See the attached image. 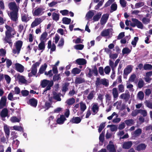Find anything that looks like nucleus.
I'll list each match as a JSON object with an SVG mask.
<instances>
[{"instance_id":"obj_25","label":"nucleus","mask_w":152,"mask_h":152,"mask_svg":"<svg viewBox=\"0 0 152 152\" xmlns=\"http://www.w3.org/2000/svg\"><path fill=\"white\" fill-rule=\"evenodd\" d=\"M4 130L5 134L6 137L8 138L9 137L10 134V130L9 128L7 125L4 126Z\"/></svg>"},{"instance_id":"obj_18","label":"nucleus","mask_w":152,"mask_h":152,"mask_svg":"<svg viewBox=\"0 0 152 152\" xmlns=\"http://www.w3.org/2000/svg\"><path fill=\"white\" fill-rule=\"evenodd\" d=\"M66 120L64 115H61L60 117L58 118L56 121L57 123L59 124H62L64 123V121Z\"/></svg>"},{"instance_id":"obj_1","label":"nucleus","mask_w":152,"mask_h":152,"mask_svg":"<svg viewBox=\"0 0 152 152\" xmlns=\"http://www.w3.org/2000/svg\"><path fill=\"white\" fill-rule=\"evenodd\" d=\"M5 27L6 29L5 31V36L4 40L7 43L10 44L12 43L11 39L14 37L13 35L16 34V32L14 28L6 24Z\"/></svg>"},{"instance_id":"obj_62","label":"nucleus","mask_w":152,"mask_h":152,"mask_svg":"<svg viewBox=\"0 0 152 152\" xmlns=\"http://www.w3.org/2000/svg\"><path fill=\"white\" fill-rule=\"evenodd\" d=\"M14 89V91H12V92L13 93L14 92L15 94H19L20 93V91L18 87L16 86L15 88Z\"/></svg>"},{"instance_id":"obj_31","label":"nucleus","mask_w":152,"mask_h":152,"mask_svg":"<svg viewBox=\"0 0 152 152\" xmlns=\"http://www.w3.org/2000/svg\"><path fill=\"white\" fill-rule=\"evenodd\" d=\"M79 104L80 105V110L82 111L81 113H82L86 109V104L82 101L80 102Z\"/></svg>"},{"instance_id":"obj_6","label":"nucleus","mask_w":152,"mask_h":152,"mask_svg":"<svg viewBox=\"0 0 152 152\" xmlns=\"http://www.w3.org/2000/svg\"><path fill=\"white\" fill-rule=\"evenodd\" d=\"M18 12L17 11H12L10 12L9 16L11 19L14 21H16L18 18Z\"/></svg>"},{"instance_id":"obj_22","label":"nucleus","mask_w":152,"mask_h":152,"mask_svg":"<svg viewBox=\"0 0 152 152\" xmlns=\"http://www.w3.org/2000/svg\"><path fill=\"white\" fill-rule=\"evenodd\" d=\"M85 82V79L80 77H76L75 80V84H80L84 83Z\"/></svg>"},{"instance_id":"obj_45","label":"nucleus","mask_w":152,"mask_h":152,"mask_svg":"<svg viewBox=\"0 0 152 152\" xmlns=\"http://www.w3.org/2000/svg\"><path fill=\"white\" fill-rule=\"evenodd\" d=\"M48 35V33L46 32H43L41 35L40 38V40L41 41H44V40L46 38Z\"/></svg>"},{"instance_id":"obj_51","label":"nucleus","mask_w":152,"mask_h":152,"mask_svg":"<svg viewBox=\"0 0 152 152\" xmlns=\"http://www.w3.org/2000/svg\"><path fill=\"white\" fill-rule=\"evenodd\" d=\"M20 143L19 141L18 140H15L13 141L12 143V145L15 148H17Z\"/></svg>"},{"instance_id":"obj_9","label":"nucleus","mask_w":152,"mask_h":152,"mask_svg":"<svg viewBox=\"0 0 152 152\" xmlns=\"http://www.w3.org/2000/svg\"><path fill=\"white\" fill-rule=\"evenodd\" d=\"M9 8L12 11H18V8L15 2H11L8 4Z\"/></svg>"},{"instance_id":"obj_26","label":"nucleus","mask_w":152,"mask_h":152,"mask_svg":"<svg viewBox=\"0 0 152 152\" xmlns=\"http://www.w3.org/2000/svg\"><path fill=\"white\" fill-rule=\"evenodd\" d=\"M146 147V145L144 143L139 144L136 148V150L138 151L145 150Z\"/></svg>"},{"instance_id":"obj_12","label":"nucleus","mask_w":152,"mask_h":152,"mask_svg":"<svg viewBox=\"0 0 152 152\" xmlns=\"http://www.w3.org/2000/svg\"><path fill=\"white\" fill-rule=\"evenodd\" d=\"M82 118V117H81V118L78 117H73L71 119L69 122H71L72 124H78L80 123Z\"/></svg>"},{"instance_id":"obj_55","label":"nucleus","mask_w":152,"mask_h":152,"mask_svg":"<svg viewBox=\"0 0 152 152\" xmlns=\"http://www.w3.org/2000/svg\"><path fill=\"white\" fill-rule=\"evenodd\" d=\"M21 93L23 96H26L28 95L29 92L27 90H23L21 91Z\"/></svg>"},{"instance_id":"obj_53","label":"nucleus","mask_w":152,"mask_h":152,"mask_svg":"<svg viewBox=\"0 0 152 152\" xmlns=\"http://www.w3.org/2000/svg\"><path fill=\"white\" fill-rule=\"evenodd\" d=\"M84 45L82 44H78L75 46L74 48L76 50H82L84 48Z\"/></svg>"},{"instance_id":"obj_7","label":"nucleus","mask_w":152,"mask_h":152,"mask_svg":"<svg viewBox=\"0 0 152 152\" xmlns=\"http://www.w3.org/2000/svg\"><path fill=\"white\" fill-rule=\"evenodd\" d=\"M7 98L6 96H3L1 97L0 100V109H3L7 106Z\"/></svg>"},{"instance_id":"obj_59","label":"nucleus","mask_w":152,"mask_h":152,"mask_svg":"<svg viewBox=\"0 0 152 152\" xmlns=\"http://www.w3.org/2000/svg\"><path fill=\"white\" fill-rule=\"evenodd\" d=\"M144 5V3L143 2H140L136 3L135 5V7L136 8H138L143 6Z\"/></svg>"},{"instance_id":"obj_40","label":"nucleus","mask_w":152,"mask_h":152,"mask_svg":"<svg viewBox=\"0 0 152 152\" xmlns=\"http://www.w3.org/2000/svg\"><path fill=\"white\" fill-rule=\"evenodd\" d=\"M81 70L77 68H75L72 69L71 71V73L74 74H79Z\"/></svg>"},{"instance_id":"obj_32","label":"nucleus","mask_w":152,"mask_h":152,"mask_svg":"<svg viewBox=\"0 0 152 152\" xmlns=\"http://www.w3.org/2000/svg\"><path fill=\"white\" fill-rule=\"evenodd\" d=\"M17 78L18 79L19 82L25 84L27 81V80L25 79L24 76L23 75H19Z\"/></svg>"},{"instance_id":"obj_36","label":"nucleus","mask_w":152,"mask_h":152,"mask_svg":"<svg viewBox=\"0 0 152 152\" xmlns=\"http://www.w3.org/2000/svg\"><path fill=\"white\" fill-rule=\"evenodd\" d=\"M142 133L141 129L139 128L136 130L132 134V135L134 137H137L140 135Z\"/></svg>"},{"instance_id":"obj_10","label":"nucleus","mask_w":152,"mask_h":152,"mask_svg":"<svg viewBox=\"0 0 152 152\" xmlns=\"http://www.w3.org/2000/svg\"><path fill=\"white\" fill-rule=\"evenodd\" d=\"M8 110L7 108H4L0 113V115L3 121L5 120V118L8 116Z\"/></svg>"},{"instance_id":"obj_63","label":"nucleus","mask_w":152,"mask_h":152,"mask_svg":"<svg viewBox=\"0 0 152 152\" xmlns=\"http://www.w3.org/2000/svg\"><path fill=\"white\" fill-rule=\"evenodd\" d=\"M110 68L108 66H106L104 69V72L106 74H109L110 72Z\"/></svg>"},{"instance_id":"obj_11","label":"nucleus","mask_w":152,"mask_h":152,"mask_svg":"<svg viewBox=\"0 0 152 152\" xmlns=\"http://www.w3.org/2000/svg\"><path fill=\"white\" fill-rule=\"evenodd\" d=\"M15 69L18 72L20 73H22L23 72L24 67L22 65L18 63H16L15 64Z\"/></svg>"},{"instance_id":"obj_61","label":"nucleus","mask_w":152,"mask_h":152,"mask_svg":"<svg viewBox=\"0 0 152 152\" xmlns=\"http://www.w3.org/2000/svg\"><path fill=\"white\" fill-rule=\"evenodd\" d=\"M104 2V0H101L95 7V9L96 10H98L100 7H101L103 4Z\"/></svg>"},{"instance_id":"obj_8","label":"nucleus","mask_w":152,"mask_h":152,"mask_svg":"<svg viewBox=\"0 0 152 152\" xmlns=\"http://www.w3.org/2000/svg\"><path fill=\"white\" fill-rule=\"evenodd\" d=\"M40 64V62H36L32 65L31 68V72L33 74V75L35 76L37 73V67L39 66Z\"/></svg>"},{"instance_id":"obj_50","label":"nucleus","mask_w":152,"mask_h":152,"mask_svg":"<svg viewBox=\"0 0 152 152\" xmlns=\"http://www.w3.org/2000/svg\"><path fill=\"white\" fill-rule=\"evenodd\" d=\"M4 77L6 80L7 83L9 84L10 83L11 78L9 75H4Z\"/></svg>"},{"instance_id":"obj_46","label":"nucleus","mask_w":152,"mask_h":152,"mask_svg":"<svg viewBox=\"0 0 152 152\" xmlns=\"http://www.w3.org/2000/svg\"><path fill=\"white\" fill-rule=\"evenodd\" d=\"M94 91H92L87 96V98L88 100H91L94 97Z\"/></svg>"},{"instance_id":"obj_17","label":"nucleus","mask_w":152,"mask_h":152,"mask_svg":"<svg viewBox=\"0 0 152 152\" xmlns=\"http://www.w3.org/2000/svg\"><path fill=\"white\" fill-rule=\"evenodd\" d=\"M28 104L31 106L35 107L37 104V100L34 98L29 99L28 102Z\"/></svg>"},{"instance_id":"obj_21","label":"nucleus","mask_w":152,"mask_h":152,"mask_svg":"<svg viewBox=\"0 0 152 152\" xmlns=\"http://www.w3.org/2000/svg\"><path fill=\"white\" fill-rule=\"evenodd\" d=\"M76 63L80 65H83L86 64V61L84 58H78L76 60Z\"/></svg>"},{"instance_id":"obj_24","label":"nucleus","mask_w":152,"mask_h":152,"mask_svg":"<svg viewBox=\"0 0 152 152\" xmlns=\"http://www.w3.org/2000/svg\"><path fill=\"white\" fill-rule=\"evenodd\" d=\"M47 67V64L46 63L42 65L40 68L39 73L40 74H43L45 71Z\"/></svg>"},{"instance_id":"obj_20","label":"nucleus","mask_w":152,"mask_h":152,"mask_svg":"<svg viewBox=\"0 0 152 152\" xmlns=\"http://www.w3.org/2000/svg\"><path fill=\"white\" fill-rule=\"evenodd\" d=\"M132 68L133 66L132 65H128L124 69V74L126 75H128L132 72Z\"/></svg>"},{"instance_id":"obj_27","label":"nucleus","mask_w":152,"mask_h":152,"mask_svg":"<svg viewBox=\"0 0 152 152\" xmlns=\"http://www.w3.org/2000/svg\"><path fill=\"white\" fill-rule=\"evenodd\" d=\"M69 85V83H65L63 85L62 91L63 92L65 93L66 91L68 90V87Z\"/></svg>"},{"instance_id":"obj_33","label":"nucleus","mask_w":152,"mask_h":152,"mask_svg":"<svg viewBox=\"0 0 152 152\" xmlns=\"http://www.w3.org/2000/svg\"><path fill=\"white\" fill-rule=\"evenodd\" d=\"M52 17L53 20L56 21H58L59 18V14L54 12L52 13Z\"/></svg>"},{"instance_id":"obj_54","label":"nucleus","mask_w":152,"mask_h":152,"mask_svg":"<svg viewBox=\"0 0 152 152\" xmlns=\"http://www.w3.org/2000/svg\"><path fill=\"white\" fill-rule=\"evenodd\" d=\"M119 93L123 92L124 91V86L122 84H120L118 86Z\"/></svg>"},{"instance_id":"obj_48","label":"nucleus","mask_w":152,"mask_h":152,"mask_svg":"<svg viewBox=\"0 0 152 152\" xmlns=\"http://www.w3.org/2000/svg\"><path fill=\"white\" fill-rule=\"evenodd\" d=\"M139 39L138 37H135L134 38L133 40L131 42L132 44V45L134 47H135L136 46L137 43Z\"/></svg>"},{"instance_id":"obj_19","label":"nucleus","mask_w":152,"mask_h":152,"mask_svg":"<svg viewBox=\"0 0 152 152\" xmlns=\"http://www.w3.org/2000/svg\"><path fill=\"white\" fill-rule=\"evenodd\" d=\"M91 110L93 112L92 115H95L97 113L99 110V106L97 103H95L93 105Z\"/></svg>"},{"instance_id":"obj_56","label":"nucleus","mask_w":152,"mask_h":152,"mask_svg":"<svg viewBox=\"0 0 152 152\" xmlns=\"http://www.w3.org/2000/svg\"><path fill=\"white\" fill-rule=\"evenodd\" d=\"M137 96L139 99L140 100H142L144 98V94L142 91H140L138 92Z\"/></svg>"},{"instance_id":"obj_29","label":"nucleus","mask_w":152,"mask_h":152,"mask_svg":"<svg viewBox=\"0 0 152 152\" xmlns=\"http://www.w3.org/2000/svg\"><path fill=\"white\" fill-rule=\"evenodd\" d=\"M110 35V29H107L103 30L101 32V35L102 36L105 37L108 36Z\"/></svg>"},{"instance_id":"obj_5","label":"nucleus","mask_w":152,"mask_h":152,"mask_svg":"<svg viewBox=\"0 0 152 152\" xmlns=\"http://www.w3.org/2000/svg\"><path fill=\"white\" fill-rule=\"evenodd\" d=\"M50 84L51 85V87L53 85V80H47L44 79L41 81V86L42 88H45Z\"/></svg>"},{"instance_id":"obj_23","label":"nucleus","mask_w":152,"mask_h":152,"mask_svg":"<svg viewBox=\"0 0 152 152\" xmlns=\"http://www.w3.org/2000/svg\"><path fill=\"white\" fill-rule=\"evenodd\" d=\"M107 148L110 152H116L113 144H108L107 146Z\"/></svg>"},{"instance_id":"obj_34","label":"nucleus","mask_w":152,"mask_h":152,"mask_svg":"<svg viewBox=\"0 0 152 152\" xmlns=\"http://www.w3.org/2000/svg\"><path fill=\"white\" fill-rule=\"evenodd\" d=\"M75 102V99L74 98H72L68 99L66 102V103L70 105L73 104Z\"/></svg>"},{"instance_id":"obj_52","label":"nucleus","mask_w":152,"mask_h":152,"mask_svg":"<svg viewBox=\"0 0 152 152\" xmlns=\"http://www.w3.org/2000/svg\"><path fill=\"white\" fill-rule=\"evenodd\" d=\"M131 52L129 49L127 48H125L122 50V52L123 54H128Z\"/></svg>"},{"instance_id":"obj_57","label":"nucleus","mask_w":152,"mask_h":152,"mask_svg":"<svg viewBox=\"0 0 152 152\" xmlns=\"http://www.w3.org/2000/svg\"><path fill=\"white\" fill-rule=\"evenodd\" d=\"M104 133L102 132L100 134L99 137V141L102 142H103L104 139Z\"/></svg>"},{"instance_id":"obj_13","label":"nucleus","mask_w":152,"mask_h":152,"mask_svg":"<svg viewBox=\"0 0 152 152\" xmlns=\"http://www.w3.org/2000/svg\"><path fill=\"white\" fill-rule=\"evenodd\" d=\"M42 22V19L40 18H37L35 19L34 21L32 23L31 27L33 28Z\"/></svg>"},{"instance_id":"obj_58","label":"nucleus","mask_w":152,"mask_h":152,"mask_svg":"<svg viewBox=\"0 0 152 152\" xmlns=\"http://www.w3.org/2000/svg\"><path fill=\"white\" fill-rule=\"evenodd\" d=\"M53 99L56 100L57 101H60L61 100V99L60 97V96L59 94H53Z\"/></svg>"},{"instance_id":"obj_35","label":"nucleus","mask_w":152,"mask_h":152,"mask_svg":"<svg viewBox=\"0 0 152 152\" xmlns=\"http://www.w3.org/2000/svg\"><path fill=\"white\" fill-rule=\"evenodd\" d=\"M101 15V13L100 12L96 14L93 17V20L94 21H98L100 18Z\"/></svg>"},{"instance_id":"obj_49","label":"nucleus","mask_w":152,"mask_h":152,"mask_svg":"<svg viewBox=\"0 0 152 152\" xmlns=\"http://www.w3.org/2000/svg\"><path fill=\"white\" fill-rule=\"evenodd\" d=\"M61 79V77L60 76V74L57 75H54L53 77V81H58Z\"/></svg>"},{"instance_id":"obj_37","label":"nucleus","mask_w":152,"mask_h":152,"mask_svg":"<svg viewBox=\"0 0 152 152\" xmlns=\"http://www.w3.org/2000/svg\"><path fill=\"white\" fill-rule=\"evenodd\" d=\"M93 10L89 11L87 13L86 16L88 19H91L94 15V13Z\"/></svg>"},{"instance_id":"obj_3","label":"nucleus","mask_w":152,"mask_h":152,"mask_svg":"<svg viewBox=\"0 0 152 152\" xmlns=\"http://www.w3.org/2000/svg\"><path fill=\"white\" fill-rule=\"evenodd\" d=\"M86 75L89 78H91L93 76V74L94 73L95 76H97L98 75V70L97 67L96 65L94 66L93 69L90 68L88 67L86 69Z\"/></svg>"},{"instance_id":"obj_41","label":"nucleus","mask_w":152,"mask_h":152,"mask_svg":"<svg viewBox=\"0 0 152 152\" xmlns=\"http://www.w3.org/2000/svg\"><path fill=\"white\" fill-rule=\"evenodd\" d=\"M130 96L129 94L127 93H123L120 96L121 99H128Z\"/></svg>"},{"instance_id":"obj_16","label":"nucleus","mask_w":152,"mask_h":152,"mask_svg":"<svg viewBox=\"0 0 152 152\" xmlns=\"http://www.w3.org/2000/svg\"><path fill=\"white\" fill-rule=\"evenodd\" d=\"M132 145V142L129 141L124 142L122 145V148L124 149H128L130 148Z\"/></svg>"},{"instance_id":"obj_15","label":"nucleus","mask_w":152,"mask_h":152,"mask_svg":"<svg viewBox=\"0 0 152 152\" xmlns=\"http://www.w3.org/2000/svg\"><path fill=\"white\" fill-rule=\"evenodd\" d=\"M23 43L22 41L21 40H18L16 42L15 46L17 50L18 54L20 53L23 45Z\"/></svg>"},{"instance_id":"obj_44","label":"nucleus","mask_w":152,"mask_h":152,"mask_svg":"<svg viewBox=\"0 0 152 152\" xmlns=\"http://www.w3.org/2000/svg\"><path fill=\"white\" fill-rule=\"evenodd\" d=\"M21 20L23 22L26 23L29 20V19L28 16L25 14L21 16Z\"/></svg>"},{"instance_id":"obj_47","label":"nucleus","mask_w":152,"mask_h":152,"mask_svg":"<svg viewBox=\"0 0 152 152\" xmlns=\"http://www.w3.org/2000/svg\"><path fill=\"white\" fill-rule=\"evenodd\" d=\"M10 121L12 123L19 122L20 120L16 116H12L11 118Z\"/></svg>"},{"instance_id":"obj_30","label":"nucleus","mask_w":152,"mask_h":152,"mask_svg":"<svg viewBox=\"0 0 152 152\" xmlns=\"http://www.w3.org/2000/svg\"><path fill=\"white\" fill-rule=\"evenodd\" d=\"M45 48V41H41V42L38 45L39 50H44Z\"/></svg>"},{"instance_id":"obj_39","label":"nucleus","mask_w":152,"mask_h":152,"mask_svg":"<svg viewBox=\"0 0 152 152\" xmlns=\"http://www.w3.org/2000/svg\"><path fill=\"white\" fill-rule=\"evenodd\" d=\"M62 21L63 23L65 24H69L71 22V19L70 18L66 17H64L62 18Z\"/></svg>"},{"instance_id":"obj_64","label":"nucleus","mask_w":152,"mask_h":152,"mask_svg":"<svg viewBox=\"0 0 152 152\" xmlns=\"http://www.w3.org/2000/svg\"><path fill=\"white\" fill-rule=\"evenodd\" d=\"M140 113L139 110H136L132 111L131 115L132 116H135Z\"/></svg>"},{"instance_id":"obj_28","label":"nucleus","mask_w":152,"mask_h":152,"mask_svg":"<svg viewBox=\"0 0 152 152\" xmlns=\"http://www.w3.org/2000/svg\"><path fill=\"white\" fill-rule=\"evenodd\" d=\"M112 93L114 99H116L118 97V93L116 88H114L113 89Z\"/></svg>"},{"instance_id":"obj_42","label":"nucleus","mask_w":152,"mask_h":152,"mask_svg":"<svg viewBox=\"0 0 152 152\" xmlns=\"http://www.w3.org/2000/svg\"><path fill=\"white\" fill-rule=\"evenodd\" d=\"M143 69L145 70H152V65L149 64H145L143 66Z\"/></svg>"},{"instance_id":"obj_60","label":"nucleus","mask_w":152,"mask_h":152,"mask_svg":"<svg viewBox=\"0 0 152 152\" xmlns=\"http://www.w3.org/2000/svg\"><path fill=\"white\" fill-rule=\"evenodd\" d=\"M146 106L149 108L152 109V102L149 101H146L145 102Z\"/></svg>"},{"instance_id":"obj_2","label":"nucleus","mask_w":152,"mask_h":152,"mask_svg":"<svg viewBox=\"0 0 152 152\" xmlns=\"http://www.w3.org/2000/svg\"><path fill=\"white\" fill-rule=\"evenodd\" d=\"M95 84L96 88L100 87L101 85L107 87L109 85V80L105 78L101 79L99 77H97Z\"/></svg>"},{"instance_id":"obj_14","label":"nucleus","mask_w":152,"mask_h":152,"mask_svg":"<svg viewBox=\"0 0 152 152\" xmlns=\"http://www.w3.org/2000/svg\"><path fill=\"white\" fill-rule=\"evenodd\" d=\"M44 10V9L42 8H38L35 9L34 12H33V15L35 16H39L41 15L43 13V12H42V13H41Z\"/></svg>"},{"instance_id":"obj_4","label":"nucleus","mask_w":152,"mask_h":152,"mask_svg":"<svg viewBox=\"0 0 152 152\" xmlns=\"http://www.w3.org/2000/svg\"><path fill=\"white\" fill-rule=\"evenodd\" d=\"M132 20L133 22L130 23L131 26L132 27H135L137 26L138 28L141 29L143 28V25L142 23L137 19L132 18Z\"/></svg>"},{"instance_id":"obj_38","label":"nucleus","mask_w":152,"mask_h":152,"mask_svg":"<svg viewBox=\"0 0 152 152\" xmlns=\"http://www.w3.org/2000/svg\"><path fill=\"white\" fill-rule=\"evenodd\" d=\"M125 122L126 125L129 126H130L134 124V121L132 119L126 120L125 121Z\"/></svg>"},{"instance_id":"obj_43","label":"nucleus","mask_w":152,"mask_h":152,"mask_svg":"<svg viewBox=\"0 0 152 152\" xmlns=\"http://www.w3.org/2000/svg\"><path fill=\"white\" fill-rule=\"evenodd\" d=\"M144 84V81L142 78H140L138 83V87L140 88H141L143 87Z\"/></svg>"}]
</instances>
